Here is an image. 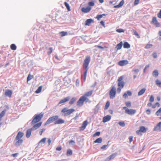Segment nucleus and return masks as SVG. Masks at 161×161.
<instances>
[{"label": "nucleus", "mask_w": 161, "mask_h": 161, "mask_svg": "<svg viewBox=\"0 0 161 161\" xmlns=\"http://www.w3.org/2000/svg\"><path fill=\"white\" fill-rule=\"evenodd\" d=\"M54 121L55 124H63L64 121L61 119H58V115H55L49 118L45 123V125H47Z\"/></svg>", "instance_id": "obj_1"}, {"label": "nucleus", "mask_w": 161, "mask_h": 161, "mask_svg": "<svg viewBox=\"0 0 161 161\" xmlns=\"http://www.w3.org/2000/svg\"><path fill=\"white\" fill-rule=\"evenodd\" d=\"M90 61V57L89 56H87L86 57V58L84 60L83 64V68L85 70L84 74V81H85L86 80V75L88 69V66Z\"/></svg>", "instance_id": "obj_2"}, {"label": "nucleus", "mask_w": 161, "mask_h": 161, "mask_svg": "<svg viewBox=\"0 0 161 161\" xmlns=\"http://www.w3.org/2000/svg\"><path fill=\"white\" fill-rule=\"evenodd\" d=\"M24 135V133L22 132L19 131L18 132L15 138L16 142L15 143V146H19L22 144L23 142V140L21 138Z\"/></svg>", "instance_id": "obj_3"}, {"label": "nucleus", "mask_w": 161, "mask_h": 161, "mask_svg": "<svg viewBox=\"0 0 161 161\" xmlns=\"http://www.w3.org/2000/svg\"><path fill=\"white\" fill-rule=\"evenodd\" d=\"M124 78V76H120L118 80V87L117 88V90L118 93H120L121 90L125 86V82L123 80Z\"/></svg>", "instance_id": "obj_4"}, {"label": "nucleus", "mask_w": 161, "mask_h": 161, "mask_svg": "<svg viewBox=\"0 0 161 161\" xmlns=\"http://www.w3.org/2000/svg\"><path fill=\"white\" fill-rule=\"evenodd\" d=\"M43 116V114H38L35 115L31 122V124H34L40 121Z\"/></svg>", "instance_id": "obj_5"}, {"label": "nucleus", "mask_w": 161, "mask_h": 161, "mask_svg": "<svg viewBox=\"0 0 161 161\" xmlns=\"http://www.w3.org/2000/svg\"><path fill=\"white\" fill-rule=\"evenodd\" d=\"M74 108L68 109L67 108H63L61 110V112L64 114V116L69 115L75 111Z\"/></svg>", "instance_id": "obj_6"}, {"label": "nucleus", "mask_w": 161, "mask_h": 161, "mask_svg": "<svg viewBox=\"0 0 161 161\" xmlns=\"http://www.w3.org/2000/svg\"><path fill=\"white\" fill-rule=\"evenodd\" d=\"M85 102L86 103L88 102L83 96H81L77 102V105L79 107L82 106Z\"/></svg>", "instance_id": "obj_7"}, {"label": "nucleus", "mask_w": 161, "mask_h": 161, "mask_svg": "<svg viewBox=\"0 0 161 161\" xmlns=\"http://www.w3.org/2000/svg\"><path fill=\"white\" fill-rule=\"evenodd\" d=\"M123 109L125 110V112L129 115H133L135 114L136 112L135 109H129L126 107H124Z\"/></svg>", "instance_id": "obj_8"}, {"label": "nucleus", "mask_w": 161, "mask_h": 161, "mask_svg": "<svg viewBox=\"0 0 161 161\" xmlns=\"http://www.w3.org/2000/svg\"><path fill=\"white\" fill-rule=\"evenodd\" d=\"M116 94V88L114 86H113L109 92V94L110 98L111 99L114 98L115 97Z\"/></svg>", "instance_id": "obj_9"}, {"label": "nucleus", "mask_w": 161, "mask_h": 161, "mask_svg": "<svg viewBox=\"0 0 161 161\" xmlns=\"http://www.w3.org/2000/svg\"><path fill=\"white\" fill-rule=\"evenodd\" d=\"M146 129L144 126H141L140 127L139 130H136V133L139 135H142V133H145L146 132Z\"/></svg>", "instance_id": "obj_10"}, {"label": "nucleus", "mask_w": 161, "mask_h": 161, "mask_svg": "<svg viewBox=\"0 0 161 161\" xmlns=\"http://www.w3.org/2000/svg\"><path fill=\"white\" fill-rule=\"evenodd\" d=\"M151 23L152 24H153L156 27H159L160 26V23L158 22L155 17H153Z\"/></svg>", "instance_id": "obj_11"}, {"label": "nucleus", "mask_w": 161, "mask_h": 161, "mask_svg": "<svg viewBox=\"0 0 161 161\" xmlns=\"http://www.w3.org/2000/svg\"><path fill=\"white\" fill-rule=\"evenodd\" d=\"M93 93V91H90L86 93L84 95L82 96L83 97H85V98L86 99V100L88 102L89 99L87 98L88 97L91 96Z\"/></svg>", "instance_id": "obj_12"}, {"label": "nucleus", "mask_w": 161, "mask_h": 161, "mask_svg": "<svg viewBox=\"0 0 161 161\" xmlns=\"http://www.w3.org/2000/svg\"><path fill=\"white\" fill-rule=\"evenodd\" d=\"M154 131H161V122L157 124L154 127Z\"/></svg>", "instance_id": "obj_13"}, {"label": "nucleus", "mask_w": 161, "mask_h": 161, "mask_svg": "<svg viewBox=\"0 0 161 161\" xmlns=\"http://www.w3.org/2000/svg\"><path fill=\"white\" fill-rule=\"evenodd\" d=\"M129 62L127 60H123L120 61L118 63V64L120 66H124L128 64Z\"/></svg>", "instance_id": "obj_14"}, {"label": "nucleus", "mask_w": 161, "mask_h": 161, "mask_svg": "<svg viewBox=\"0 0 161 161\" xmlns=\"http://www.w3.org/2000/svg\"><path fill=\"white\" fill-rule=\"evenodd\" d=\"M91 8L89 6H88L86 8L83 7L81 9V11L84 13H87L89 12L91 10Z\"/></svg>", "instance_id": "obj_15"}, {"label": "nucleus", "mask_w": 161, "mask_h": 161, "mask_svg": "<svg viewBox=\"0 0 161 161\" xmlns=\"http://www.w3.org/2000/svg\"><path fill=\"white\" fill-rule=\"evenodd\" d=\"M88 122L87 120L84 121L82 124V126L80 127V130H84L86 128L88 124Z\"/></svg>", "instance_id": "obj_16"}, {"label": "nucleus", "mask_w": 161, "mask_h": 161, "mask_svg": "<svg viewBox=\"0 0 161 161\" xmlns=\"http://www.w3.org/2000/svg\"><path fill=\"white\" fill-rule=\"evenodd\" d=\"M111 119V116L109 115H107L103 118V122L105 123L109 121Z\"/></svg>", "instance_id": "obj_17"}, {"label": "nucleus", "mask_w": 161, "mask_h": 161, "mask_svg": "<svg viewBox=\"0 0 161 161\" xmlns=\"http://www.w3.org/2000/svg\"><path fill=\"white\" fill-rule=\"evenodd\" d=\"M70 98L69 97H67L64 98L61 100L58 103V104L65 103L68 102L69 99Z\"/></svg>", "instance_id": "obj_18"}, {"label": "nucleus", "mask_w": 161, "mask_h": 161, "mask_svg": "<svg viewBox=\"0 0 161 161\" xmlns=\"http://www.w3.org/2000/svg\"><path fill=\"white\" fill-rule=\"evenodd\" d=\"M42 122H39L35 125L33 127L32 129L34 130H36L39 128L42 125Z\"/></svg>", "instance_id": "obj_19"}, {"label": "nucleus", "mask_w": 161, "mask_h": 161, "mask_svg": "<svg viewBox=\"0 0 161 161\" xmlns=\"http://www.w3.org/2000/svg\"><path fill=\"white\" fill-rule=\"evenodd\" d=\"M93 22L94 21L92 19H88L86 20L85 25H86L89 26L91 23Z\"/></svg>", "instance_id": "obj_20"}, {"label": "nucleus", "mask_w": 161, "mask_h": 161, "mask_svg": "<svg viewBox=\"0 0 161 161\" xmlns=\"http://www.w3.org/2000/svg\"><path fill=\"white\" fill-rule=\"evenodd\" d=\"M12 94V91L10 90H7L5 91V95L6 96L10 97Z\"/></svg>", "instance_id": "obj_21"}, {"label": "nucleus", "mask_w": 161, "mask_h": 161, "mask_svg": "<svg viewBox=\"0 0 161 161\" xmlns=\"http://www.w3.org/2000/svg\"><path fill=\"white\" fill-rule=\"evenodd\" d=\"M132 95L131 92L130 91H128L126 92L125 93L123 97L125 98H126L128 97V95L131 96Z\"/></svg>", "instance_id": "obj_22"}, {"label": "nucleus", "mask_w": 161, "mask_h": 161, "mask_svg": "<svg viewBox=\"0 0 161 161\" xmlns=\"http://www.w3.org/2000/svg\"><path fill=\"white\" fill-rule=\"evenodd\" d=\"M116 155L117 154L116 153L112 154L107 158V160L108 161H109L112 159H114Z\"/></svg>", "instance_id": "obj_23"}, {"label": "nucleus", "mask_w": 161, "mask_h": 161, "mask_svg": "<svg viewBox=\"0 0 161 161\" xmlns=\"http://www.w3.org/2000/svg\"><path fill=\"white\" fill-rule=\"evenodd\" d=\"M32 129V128L30 129L27 130L26 133V137L27 138H28L30 136L31 133Z\"/></svg>", "instance_id": "obj_24"}, {"label": "nucleus", "mask_w": 161, "mask_h": 161, "mask_svg": "<svg viewBox=\"0 0 161 161\" xmlns=\"http://www.w3.org/2000/svg\"><path fill=\"white\" fill-rule=\"evenodd\" d=\"M122 46L123 42H121L119 43L117 45L115 48H116L117 50H119L121 49Z\"/></svg>", "instance_id": "obj_25"}, {"label": "nucleus", "mask_w": 161, "mask_h": 161, "mask_svg": "<svg viewBox=\"0 0 161 161\" xmlns=\"http://www.w3.org/2000/svg\"><path fill=\"white\" fill-rule=\"evenodd\" d=\"M124 4V1L122 0L119 3V4L117 5H115L114 6V8H119L121 7Z\"/></svg>", "instance_id": "obj_26"}, {"label": "nucleus", "mask_w": 161, "mask_h": 161, "mask_svg": "<svg viewBox=\"0 0 161 161\" xmlns=\"http://www.w3.org/2000/svg\"><path fill=\"white\" fill-rule=\"evenodd\" d=\"M146 90V89L145 88H143L142 89L138 92V96H140L141 95H142L145 92Z\"/></svg>", "instance_id": "obj_27"}, {"label": "nucleus", "mask_w": 161, "mask_h": 161, "mask_svg": "<svg viewBox=\"0 0 161 161\" xmlns=\"http://www.w3.org/2000/svg\"><path fill=\"white\" fill-rule=\"evenodd\" d=\"M124 48H129L130 47V45L127 42H125L123 44Z\"/></svg>", "instance_id": "obj_28"}, {"label": "nucleus", "mask_w": 161, "mask_h": 161, "mask_svg": "<svg viewBox=\"0 0 161 161\" xmlns=\"http://www.w3.org/2000/svg\"><path fill=\"white\" fill-rule=\"evenodd\" d=\"M102 139L101 137H99L97 138L96 140L94 142V143H100L102 142Z\"/></svg>", "instance_id": "obj_29"}, {"label": "nucleus", "mask_w": 161, "mask_h": 161, "mask_svg": "<svg viewBox=\"0 0 161 161\" xmlns=\"http://www.w3.org/2000/svg\"><path fill=\"white\" fill-rule=\"evenodd\" d=\"M76 98L74 97H73L69 101V103L70 105H72L76 101Z\"/></svg>", "instance_id": "obj_30"}, {"label": "nucleus", "mask_w": 161, "mask_h": 161, "mask_svg": "<svg viewBox=\"0 0 161 161\" xmlns=\"http://www.w3.org/2000/svg\"><path fill=\"white\" fill-rule=\"evenodd\" d=\"M156 85L159 87H161V81L158 79H157L155 81Z\"/></svg>", "instance_id": "obj_31"}, {"label": "nucleus", "mask_w": 161, "mask_h": 161, "mask_svg": "<svg viewBox=\"0 0 161 161\" xmlns=\"http://www.w3.org/2000/svg\"><path fill=\"white\" fill-rule=\"evenodd\" d=\"M158 75V71L157 70H155L153 72V76L155 77H157Z\"/></svg>", "instance_id": "obj_32"}, {"label": "nucleus", "mask_w": 161, "mask_h": 161, "mask_svg": "<svg viewBox=\"0 0 161 161\" xmlns=\"http://www.w3.org/2000/svg\"><path fill=\"white\" fill-rule=\"evenodd\" d=\"M72 154V150L70 149L67 150V151L66 155L67 156L71 155Z\"/></svg>", "instance_id": "obj_33"}, {"label": "nucleus", "mask_w": 161, "mask_h": 161, "mask_svg": "<svg viewBox=\"0 0 161 161\" xmlns=\"http://www.w3.org/2000/svg\"><path fill=\"white\" fill-rule=\"evenodd\" d=\"M5 110H3L0 113V121L1 120L2 118L4 115Z\"/></svg>", "instance_id": "obj_34"}, {"label": "nucleus", "mask_w": 161, "mask_h": 161, "mask_svg": "<svg viewBox=\"0 0 161 161\" xmlns=\"http://www.w3.org/2000/svg\"><path fill=\"white\" fill-rule=\"evenodd\" d=\"M64 4L65 6L66 7L68 10V11H70L71 10V9L70 8V7L69 4L68 3H67L66 2H65L64 3Z\"/></svg>", "instance_id": "obj_35"}, {"label": "nucleus", "mask_w": 161, "mask_h": 161, "mask_svg": "<svg viewBox=\"0 0 161 161\" xmlns=\"http://www.w3.org/2000/svg\"><path fill=\"white\" fill-rule=\"evenodd\" d=\"M59 34L62 37L66 36L68 35V33L66 31H61L59 32Z\"/></svg>", "instance_id": "obj_36"}, {"label": "nucleus", "mask_w": 161, "mask_h": 161, "mask_svg": "<svg viewBox=\"0 0 161 161\" xmlns=\"http://www.w3.org/2000/svg\"><path fill=\"white\" fill-rule=\"evenodd\" d=\"M42 86H40L36 90V91H35V93L37 94L40 93L42 91Z\"/></svg>", "instance_id": "obj_37"}, {"label": "nucleus", "mask_w": 161, "mask_h": 161, "mask_svg": "<svg viewBox=\"0 0 161 161\" xmlns=\"http://www.w3.org/2000/svg\"><path fill=\"white\" fill-rule=\"evenodd\" d=\"M106 15L105 14H102L98 15H97L96 18L98 20H99L103 16H105Z\"/></svg>", "instance_id": "obj_38"}, {"label": "nucleus", "mask_w": 161, "mask_h": 161, "mask_svg": "<svg viewBox=\"0 0 161 161\" xmlns=\"http://www.w3.org/2000/svg\"><path fill=\"white\" fill-rule=\"evenodd\" d=\"M10 48L13 50H15L16 49V45L14 44H12L10 46Z\"/></svg>", "instance_id": "obj_39"}, {"label": "nucleus", "mask_w": 161, "mask_h": 161, "mask_svg": "<svg viewBox=\"0 0 161 161\" xmlns=\"http://www.w3.org/2000/svg\"><path fill=\"white\" fill-rule=\"evenodd\" d=\"M33 78V75H31L30 74H29L28 75L27 79V81L28 82L30 80L32 79Z\"/></svg>", "instance_id": "obj_40"}, {"label": "nucleus", "mask_w": 161, "mask_h": 161, "mask_svg": "<svg viewBox=\"0 0 161 161\" xmlns=\"http://www.w3.org/2000/svg\"><path fill=\"white\" fill-rule=\"evenodd\" d=\"M133 31L134 32V34L138 38H140V36L138 34V32L135 30H133Z\"/></svg>", "instance_id": "obj_41"}, {"label": "nucleus", "mask_w": 161, "mask_h": 161, "mask_svg": "<svg viewBox=\"0 0 161 161\" xmlns=\"http://www.w3.org/2000/svg\"><path fill=\"white\" fill-rule=\"evenodd\" d=\"M110 105V102L109 101H108L106 104L105 106V109H107L109 107Z\"/></svg>", "instance_id": "obj_42"}, {"label": "nucleus", "mask_w": 161, "mask_h": 161, "mask_svg": "<svg viewBox=\"0 0 161 161\" xmlns=\"http://www.w3.org/2000/svg\"><path fill=\"white\" fill-rule=\"evenodd\" d=\"M100 132H99V131L97 132L93 135V136L94 137H96V136H100Z\"/></svg>", "instance_id": "obj_43"}, {"label": "nucleus", "mask_w": 161, "mask_h": 161, "mask_svg": "<svg viewBox=\"0 0 161 161\" xmlns=\"http://www.w3.org/2000/svg\"><path fill=\"white\" fill-rule=\"evenodd\" d=\"M161 114V108H160L156 113V114L157 116H158Z\"/></svg>", "instance_id": "obj_44"}, {"label": "nucleus", "mask_w": 161, "mask_h": 161, "mask_svg": "<svg viewBox=\"0 0 161 161\" xmlns=\"http://www.w3.org/2000/svg\"><path fill=\"white\" fill-rule=\"evenodd\" d=\"M46 138H45V137L43 138L39 142V143H41L42 142L43 143H45V142H46Z\"/></svg>", "instance_id": "obj_45"}, {"label": "nucleus", "mask_w": 161, "mask_h": 161, "mask_svg": "<svg viewBox=\"0 0 161 161\" xmlns=\"http://www.w3.org/2000/svg\"><path fill=\"white\" fill-rule=\"evenodd\" d=\"M125 104L126 106L128 107H130L131 106V103L130 102H127L125 103Z\"/></svg>", "instance_id": "obj_46"}, {"label": "nucleus", "mask_w": 161, "mask_h": 161, "mask_svg": "<svg viewBox=\"0 0 161 161\" xmlns=\"http://www.w3.org/2000/svg\"><path fill=\"white\" fill-rule=\"evenodd\" d=\"M152 46V45L151 44H147L145 47V49H148Z\"/></svg>", "instance_id": "obj_47"}, {"label": "nucleus", "mask_w": 161, "mask_h": 161, "mask_svg": "<svg viewBox=\"0 0 161 161\" xmlns=\"http://www.w3.org/2000/svg\"><path fill=\"white\" fill-rule=\"evenodd\" d=\"M140 0H135L134 5V6H136L139 3Z\"/></svg>", "instance_id": "obj_48"}, {"label": "nucleus", "mask_w": 161, "mask_h": 161, "mask_svg": "<svg viewBox=\"0 0 161 161\" xmlns=\"http://www.w3.org/2000/svg\"><path fill=\"white\" fill-rule=\"evenodd\" d=\"M116 31L119 33H121V32H124V30L122 29H118L116 30Z\"/></svg>", "instance_id": "obj_49"}, {"label": "nucleus", "mask_w": 161, "mask_h": 161, "mask_svg": "<svg viewBox=\"0 0 161 161\" xmlns=\"http://www.w3.org/2000/svg\"><path fill=\"white\" fill-rule=\"evenodd\" d=\"M88 5L91 6H93L94 5V3L93 2H90L88 3Z\"/></svg>", "instance_id": "obj_50"}, {"label": "nucleus", "mask_w": 161, "mask_h": 161, "mask_svg": "<svg viewBox=\"0 0 161 161\" xmlns=\"http://www.w3.org/2000/svg\"><path fill=\"white\" fill-rule=\"evenodd\" d=\"M119 124L121 126L124 127L125 126V124L123 122H119Z\"/></svg>", "instance_id": "obj_51"}, {"label": "nucleus", "mask_w": 161, "mask_h": 161, "mask_svg": "<svg viewBox=\"0 0 161 161\" xmlns=\"http://www.w3.org/2000/svg\"><path fill=\"white\" fill-rule=\"evenodd\" d=\"M49 51L47 52V54L48 55H50L53 52V49L52 47H50L49 48Z\"/></svg>", "instance_id": "obj_52"}, {"label": "nucleus", "mask_w": 161, "mask_h": 161, "mask_svg": "<svg viewBox=\"0 0 161 161\" xmlns=\"http://www.w3.org/2000/svg\"><path fill=\"white\" fill-rule=\"evenodd\" d=\"M154 98L153 96H151L150 98L149 99V101L150 102H153L154 101Z\"/></svg>", "instance_id": "obj_53"}, {"label": "nucleus", "mask_w": 161, "mask_h": 161, "mask_svg": "<svg viewBox=\"0 0 161 161\" xmlns=\"http://www.w3.org/2000/svg\"><path fill=\"white\" fill-rule=\"evenodd\" d=\"M46 130L45 129L43 128L40 131L39 133L40 135H42V133L43 132Z\"/></svg>", "instance_id": "obj_54"}, {"label": "nucleus", "mask_w": 161, "mask_h": 161, "mask_svg": "<svg viewBox=\"0 0 161 161\" xmlns=\"http://www.w3.org/2000/svg\"><path fill=\"white\" fill-rule=\"evenodd\" d=\"M79 83H80V81H79V80L78 79H77L76 81V85L77 86H79Z\"/></svg>", "instance_id": "obj_55"}, {"label": "nucleus", "mask_w": 161, "mask_h": 161, "mask_svg": "<svg viewBox=\"0 0 161 161\" xmlns=\"http://www.w3.org/2000/svg\"><path fill=\"white\" fill-rule=\"evenodd\" d=\"M158 17L161 19V9L160 10L159 13L157 14Z\"/></svg>", "instance_id": "obj_56"}, {"label": "nucleus", "mask_w": 161, "mask_h": 161, "mask_svg": "<svg viewBox=\"0 0 161 161\" xmlns=\"http://www.w3.org/2000/svg\"><path fill=\"white\" fill-rule=\"evenodd\" d=\"M62 149V147H58L56 148V150L58 151H60Z\"/></svg>", "instance_id": "obj_57"}, {"label": "nucleus", "mask_w": 161, "mask_h": 161, "mask_svg": "<svg viewBox=\"0 0 161 161\" xmlns=\"http://www.w3.org/2000/svg\"><path fill=\"white\" fill-rule=\"evenodd\" d=\"M153 55L154 58H156L157 56V53L156 52L154 53L153 54Z\"/></svg>", "instance_id": "obj_58"}, {"label": "nucleus", "mask_w": 161, "mask_h": 161, "mask_svg": "<svg viewBox=\"0 0 161 161\" xmlns=\"http://www.w3.org/2000/svg\"><path fill=\"white\" fill-rule=\"evenodd\" d=\"M132 71L135 73H137L139 71V70L138 69H134L132 70Z\"/></svg>", "instance_id": "obj_59"}, {"label": "nucleus", "mask_w": 161, "mask_h": 161, "mask_svg": "<svg viewBox=\"0 0 161 161\" xmlns=\"http://www.w3.org/2000/svg\"><path fill=\"white\" fill-rule=\"evenodd\" d=\"M146 112L147 114L148 115L150 114L151 113L150 110L149 109H148L146 111Z\"/></svg>", "instance_id": "obj_60"}, {"label": "nucleus", "mask_w": 161, "mask_h": 161, "mask_svg": "<svg viewBox=\"0 0 161 161\" xmlns=\"http://www.w3.org/2000/svg\"><path fill=\"white\" fill-rule=\"evenodd\" d=\"M51 141L50 138H49L47 140V142L48 143V146H49L50 145V144L51 143Z\"/></svg>", "instance_id": "obj_61"}, {"label": "nucleus", "mask_w": 161, "mask_h": 161, "mask_svg": "<svg viewBox=\"0 0 161 161\" xmlns=\"http://www.w3.org/2000/svg\"><path fill=\"white\" fill-rule=\"evenodd\" d=\"M18 154V153H15L11 155V156H12L13 157H15L17 156Z\"/></svg>", "instance_id": "obj_62"}, {"label": "nucleus", "mask_w": 161, "mask_h": 161, "mask_svg": "<svg viewBox=\"0 0 161 161\" xmlns=\"http://www.w3.org/2000/svg\"><path fill=\"white\" fill-rule=\"evenodd\" d=\"M129 141L130 142H131L133 141V137L130 136L129 137Z\"/></svg>", "instance_id": "obj_63"}, {"label": "nucleus", "mask_w": 161, "mask_h": 161, "mask_svg": "<svg viewBox=\"0 0 161 161\" xmlns=\"http://www.w3.org/2000/svg\"><path fill=\"white\" fill-rule=\"evenodd\" d=\"M100 24L101 25H103L104 27H105V24H104V22L103 21H101L100 22Z\"/></svg>", "instance_id": "obj_64"}]
</instances>
